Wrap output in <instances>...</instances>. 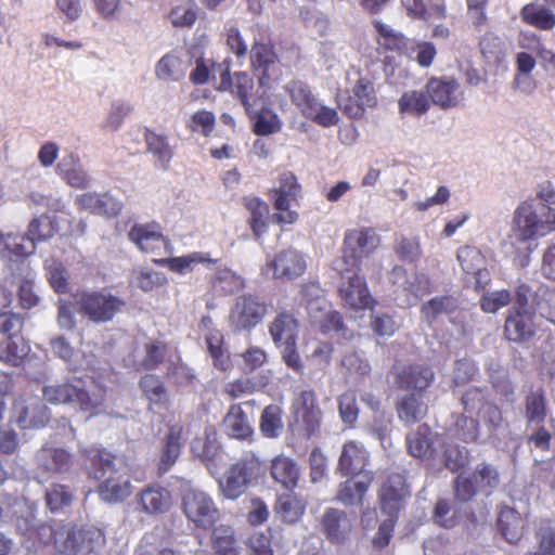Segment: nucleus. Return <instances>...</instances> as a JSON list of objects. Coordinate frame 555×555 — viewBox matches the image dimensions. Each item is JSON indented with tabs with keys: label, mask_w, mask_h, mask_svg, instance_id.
Instances as JSON below:
<instances>
[{
	"label": "nucleus",
	"mask_w": 555,
	"mask_h": 555,
	"mask_svg": "<svg viewBox=\"0 0 555 555\" xmlns=\"http://www.w3.org/2000/svg\"><path fill=\"white\" fill-rule=\"evenodd\" d=\"M16 529L23 546L33 552L51 548L55 553L76 555L85 540L81 529L63 524H37L34 519L18 518Z\"/></svg>",
	"instance_id": "nucleus-1"
},
{
	"label": "nucleus",
	"mask_w": 555,
	"mask_h": 555,
	"mask_svg": "<svg viewBox=\"0 0 555 555\" xmlns=\"http://www.w3.org/2000/svg\"><path fill=\"white\" fill-rule=\"evenodd\" d=\"M83 465L88 476L99 482L96 492L103 501L118 503L131 494V482L116 453H87Z\"/></svg>",
	"instance_id": "nucleus-2"
},
{
	"label": "nucleus",
	"mask_w": 555,
	"mask_h": 555,
	"mask_svg": "<svg viewBox=\"0 0 555 555\" xmlns=\"http://www.w3.org/2000/svg\"><path fill=\"white\" fill-rule=\"evenodd\" d=\"M513 230L524 243L555 232V209L546 204L534 207L528 201L521 202L514 211Z\"/></svg>",
	"instance_id": "nucleus-3"
},
{
	"label": "nucleus",
	"mask_w": 555,
	"mask_h": 555,
	"mask_svg": "<svg viewBox=\"0 0 555 555\" xmlns=\"http://www.w3.org/2000/svg\"><path fill=\"white\" fill-rule=\"evenodd\" d=\"M301 193V185L294 172L285 170L276 180V185L269 190L268 196L272 201L273 221L278 224H293L298 219V214L291 207L298 201Z\"/></svg>",
	"instance_id": "nucleus-4"
},
{
	"label": "nucleus",
	"mask_w": 555,
	"mask_h": 555,
	"mask_svg": "<svg viewBox=\"0 0 555 555\" xmlns=\"http://www.w3.org/2000/svg\"><path fill=\"white\" fill-rule=\"evenodd\" d=\"M78 312L94 323H106L122 310L125 301L107 292L91 291L76 295Z\"/></svg>",
	"instance_id": "nucleus-5"
},
{
	"label": "nucleus",
	"mask_w": 555,
	"mask_h": 555,
	"mask_svg": "<svg viewBox=\"0 0 555 555\" xmlns=\"http://www.w3.org/2000/svg\"><path fill=\"white\" fill-rule=\"evenodd\" d=\"M337 104L343 114L350 119L364 117L367 109H374L378 105L374 79L359 72V78L346 94L337 100Z\"/></svg>",
	"instance_id": "nucleus-6"
},
{
	"label": "nucleus",
	"mask_w": 555,
	"mask_h": 555,
	"mask_svg": "<svg viewBox=\"0 0 555 555\" xmlns=\"http://www.w3.org/2000/svg\"><path fill=\"white\" fill-rule=\"evenodd\" d=\"M294 423L291 430L304 439H310L320 430L322 412L313 390H302L292 403Z\"/></svg>",
	"instance_id": "nucleus-7"
},
{
	"label": "nucleus",
	"mask_w": 555,
	"mask_h": 555,
	"mask_svg": "<svg viewBox=\"0 0 555 555\" xmlns=\"http://www.w3.org/2000/svg\"><path fill=\"white\" fill-rule=\"evenodd\" d=\"M379 244L380 236L373 228L363 227L346 231L340 266L360 269L362 259L373 254Z\"/></svg>",
	"instance_id": "nucleus-8"
},
{
	"label": "nucleus",
	"mask_w": 555,
	"mask_h": 555,
	"mask_svg": "<svg viewBox=\"0 0 555 555\" xmlns=\"http://www.w3.org/2000/svg\"><path fill=\"white\" fill-rule=\"evenodd\" d=\"M268 313L267 302L258 295L243 294L235 298L229 313V325L234 332L251 331Z\"/></svg>",
	"instance_id": "nucleus-9"
},
{
	"label": "nucleus",
	"mask_w": 555,
	"mask_h": 555,
	"mask_svg": "<svg viewBox=\"0 0 555 555\" xmlns=\"http://www.w3.org/2000/svg\"><path fill=\"white\" fill-rule=\"evenodd\" d=\"M341 282L338 287L339 297L344 305L353 310L372 308L375 304L371 296L365 279L360 275V269L337 266Z\"/></svg>",
	"instance_id": "nucleus-10"
},
{
	"label": "nucleus",
	"mask_w": 555,
	"mask_h": 555,
	"mask_svg": "<svg viewBox=\"0 0 555 555\" xmlns=\"http://www.w3.org/2000/svg\"><path fill=\"white\" fill-rule=\"evenodd\" d=\"M182 509L189 521L204 530L212 528L219 519V509L214 500L199 490L191 489L184 493Z\"/></svg>",
	"instance_id": "nucleus-11"
},
{
	"label": "nucleus",
	"mask_w": 555,
	"mask_h": 555,
	"mask_svg": "<svg viewBox=\"0 0 555 555\" xmlns=\"http://www.w3.org/2000/svg\"><path fill=\"white\" fill-rule=\"evenodd\" d=\"M430 103L441 109L457 107L464 100V91L454 76H431L425 83Z\"/></svg>",
	"instance_id": "nucleus-12"
},
{
	"label": "nucleus",
	"mask_w": 555,
	"mask_h": 555,
	"mask_svg": "<svg viewBox=\"0 0 555 555\" xmlns=\"http://www.w3.org/2000/svg\"><path fill=\"white\" fill-rule=\"evenodd\" d=\"M391 374L396 386L401 390H411L422 395L434 383L435 373L427 364H395Z\"/></svg>",
	"instance_id": "nucleus-13"
},
{
	"label": "nucleus",
	"mask_w": 555,
	"mask_h": 555,
	"mask_svg": "<svg viewBox=\"0 0 555 555\" xmlns=\"http://www.w3.org/2000/svg\"><path fill=\"white\" fill-rule=\"evenodd\" d=\"M534 310H508L503 335L509 343L522 345L531 341L537 335Z\"/></svg>",
	"instance_id": "nucleus-14"
},
{
	"label": "nucleus",
	"mask_w": 555,
	"mask_h": 555,
	"mask_svg": "<svg viewBox=\"0 0 555 555\" xmlns=\"http://www.w3.org/2000/svg\"><path fill=\"white\" fill-rule=\"evenodd\" d=\"M250 68L258 78L260 87L270 85L271 72L278 66L279 56L270 39H254L249 51Z\"/></svg>",
	"instance_id": "nucleus-15"
},
{
	"label": "nucleus",
	"mask_w": 555,
	"mask_h": 555,
	"mask_svg": "<svg viewBox=\"0 0 555 555\" xmlns=\"http://www.w3.org/2000/svg\"><path fill=\"white\" fill-rule=\"evenodd\" d=\"M410 494L404 475L390 473L378 491L380 509L386 515L398 516L404 499Z\"/></svg>",
	"instance_id": "nucleus-16"
},
{
	"label": "nucleus",
	"mask_w": 555,
	"mask_h": 555,
	"mask_svg": "<svg viewBox=\"0 0 555 555\" xmlns=\"http://www.w3.org/2000/svg\"><path fill=\"white\" fill-rule=\"evenodd\" d=\"M220 90H229L234 94L244 106L247 115L254 112L257 106V98L254 94V79L246 72H236L233 79L230 75L229 65L224 67L220 75Z\"/></svg>",
	"instance_id": "nucleus-17"
},
{
	"label": "nucleus",
	"mask_w": 555,
	"mask_h": 555,
	"mask_svg": "<svg viewBox=\"0 0 555 555\" xmlns=\"http://www.w3.org/2000/svg\"><path fill=\"white\" fill-rule=\"evenodd\" d=\"M266 268L272 271L274 279L292 281L305 273L307 262L301 253L288 248L278 253L273 259L267 262Z\"/></svg>",
	"instance_id": "nucleus-18"
},
{
	"label": "nucleus",
	"mask_w": 555,
	"mask_h": 555,
	"mask_svg": "<svg viewBox=\"0 0 555 555\" xmlns=\"http://www.w3.org/2000/svg\"><path fill=\"white\" fill-rule=\"evenodd\" d=\"M75 204L79 210L108 218L117 217L122 209L121 202L107 193L86 192L76 197Z\"/></svg>",
	"instance_id": "nucleus-19"
},
{
	"label": "nucleus",
	"mask_w": 555,
	"mask_h": 555,
	"mask_svg": "<svg viewBox=\"0 0 555 555\" xmlns=\"http://www.w3.org/2000/svg\"><path fill=\"white\" fill-rule=\"evenodd\" d=\"M256 463L244 461L233 464L227 472L225 481L221 483L224 495L228 499H236L242 495L255 474Z\"/></svg>",
	"instance_id": "nucleus-20"
},
{
	"label": "nucleus",
	"mask_w": 555,
	"mask_h": 555,
	"mask_svg": "<svg viewBox=\"0 0 555 555\" xmlns=\"http://www.w3.org/2000/svg\"><path fill=\"white\" fill-rule=\"evenodd\" d=\"M143 138L146 152L153 156L155 167L164 171L169 170L175 156V149L170 145L169 138L149 127L144 128Z\"/></svg>",
	"instance_id": "nucleus-21"
},
{
	"label": "nucleus",
	"mask_w": 555,
	"mask_h": 555,
	"mask_svg": "<svg viewBox=\"0 0 555 555\" xmlns=\"http://www.w3.org/2000/svg\"><path fill=\"white\" fill-rule=\"evenodd\" d=\"M137 501L142 511L150 515L164 514L168 512L172 505L170 491L158 483H152L142 489L137 494Z\"/></svg>",
	"instance_id": "nucleus-22"
},
{
	"label": "nucleus",
	"mask_w": 555,
	"mask_h": 555,
	"mask_svg": "<svg viewBox=\"0 0 555 555\" xmlns=\"http://www.w3.org/2000/svg\"><path fill=\"white\" fill-rule=\"evenodd\" d=\"M400 3L406 16L414 21H443L448 17V9L444 0L436 2L429 0H400Z\"/></svg>",
	"instance_id": "nucleus-23"
},
{
	"label": "nucleus",
	"mask_w": 555,
	"mask_h": 555,
	"mask_svg": "<svg viewBox=\"0 0 555 555\" xmlns=\"http://www.w3.org/2000/svg\"><path fill=\"white\" fill-rule=\"evenodd\" d=\"M321 527L331 543L340 544L348 538L352 525L344 511L331 507L323 514Z\"/></svg>",
	"instance_id": "nucleus-24"
},
{
	"label": "nucleus",
	"mask_w": 555,
	"mask_h": 555,
	"mask_svg": "<svg viewBox=\"0 0 555 555\" xmlns=\"http://www.w3.org/2000/svg\"><path fill=\"white\" fill-rule=\"evenodd\" d=\"M298 330L299 322L289 311L279 312L269 325V333L278 347L297 341Z\"/></svg>",
	"instance_id": "nucleus-25"
},
{
	"label": "nucleus",
	"mask_w": 555,
	"mask_h": 555,
	"mask_svg": "<svg viewBox=\"0 0 555 555\" xmlns=\"http://www.w3.org/2000/svg\"><path fill=\"white\" fill-rule=\"evenodd\" d=\"M129 238L139 249L144 253H151L159 248L165 243V236L162 227L157 222L145 224L135 223L129 231Z\"/></svg>",
	"instance_id": "nucleus-26"
},
{
	"label": "nucleus",
	"mask_w": 555,
	"mask_h": 555,
	"mask_svg": "<svg viewBox=\"0 0 555 555\" xmlns=\"http://www.w3.org/2000/svg\"><path fill=\"white\" fill-rule=\"evenodd\" d=\"M498 529L501 535L511 544H518L522 539L525 530V520L514 508L504 506L500 509Z\"/></svg>",
	"instance_id": "nucleus-27"
},
{
	"label": "nucleus",
	"mask_w": 555,
	"mask_h": 555,
	"mask_svg": "<svg viewBox=\"0 0 555 555\" xmlns=\"http://www.w3.org/2000/svg\"><path fill=\"white\" fill-rule=\"evenodd\" d=\"M395 408L399 420L406 425L422 421L428 413V406L417 392L402 396L398 399Z\"/></svg>",
	"instance_id": "nucleus-28"
},
{
	"label": "nucleus",
	"mask_w": 555,
	"mask_h": 555,
	"mask_svg": "<svg viewBox=\"0 0 555 555\" xmlns=\"http://www.w3.org/2000/svg\"><path fill=\"white\" fill-rule=\"evenodd\" d=\"M217 261L218 260L212 259L208 253L193 251L184 256L165 258L157 262L171 272L184 275L193 272L198 264L209 267Z\"/></svg>",
	"instance_id": "nucleus-29"
},
{
	"label": "nucleus",
	"mask_w": 555,
	"mask_h": 555,
	"mask_svg": "<svg viewBox=\"0 0 555 555\" xmlns=\"http://www.w3.org/2000/svg\"><path fill=\"white\" fill-rule=\"evenodd\" d=\"M373 26L376 30V43L385 52H396L403 54L406 52L409 46V39L404 34L392 29L389 25L383 23L379 20L373 21Z\"/></svg>",
	"instance_id": "nucleus-30"
},
{
	"label": "nucleus",
	"mask_w": 555,
	"mask_h": 555,
	"mask_svg": "<svg viewBox=\"0 0 555 555\" xmlns=\"http://www.w3.org/2000/svg\"><path fill=\"white\" fill-rule=\"evenodd\" d=\"M521 22L539 30H552L555 27V13L551 8L530 2L525 4L519 12Z\"/></svg>",
	"instance_id": "nucleus-31"
},
{
	"label": "nucleus",
	"mask_w": 555,
	"mask_h": 555,
	"mask_svg": "<svg viewBox=\"0 0 555 555\" xmlns=\"http://www.w3.org/2000/svg\"><path fill=\"white\" fill-rule=\"evenodd\" d=\"M243 205L249 212L248 224L255 237H261L269 228V205L259 197H244Z\"/></svg>",
	"instance_id": "nucleus-32"
},
{
	"label": "nucleus",
	"mask_w": 555,
	"mask_h": 555,
	"mask_svg": "<svg viewBox=\"0 0 555 555\" xmlns=\"http://www.w3.org/2000/svg\"><path fill=\"white\" fill-rule=\"evenodd\" d=\"M431 103L428 94L422 90H409L402 93L398 100L399 114L420 118L430 109Z\"/></svg>",
	"instance_id": "nucleus-33"
},
{
	"label": "nucleus",
	"mask_w": 555,
	"mask_h": 555,
	"mask_svg": "<svg viewBox=\"0 0 555 555\" xmlns=\"http://www.w3.org/2000/svg\"><path fill=\"white\" fill-rule=\"evenodd\" d=\"M457 260L464 272L477 276L475 283L476 291H483L485 285L481 284L480 279L482 275H488L485 269V257L481 251L473 246H464L457 250Z\"/></svg>",
	"instance_id": "nucleus-34"
},
{
	"label": "nucleus",
	"mask_w": 555,
	"mask_h": 555,
	"mask_svg": "<svg viewBox=\"0 0 555 555\" xmlns=\"http://www.w3.org/2000/svg\"><path fill=\"white\" fill-rule=\"evenodd\" d=\"M307 502L295 493L279 495L275 513L286 524H295L301 519L306 512Z\"/></svg>",
	"instance_id": "nucleus-35"
},
{
	"label": "nucleus",
	"mask_w": 555,
	"mask_h": 555,
	"mask_svg": "<svg viewBox=\"0 0 555 555\" xmlns=\"http://www.w3.org/2000/svg\"><path fill=\"white\" fill-rule=\"evenodd\" d=\"M285 89L292 103L305 117L314 112V107L319 101L306 82L292 80L287 83Z\"/></svg>",
	"instance_id": "nucleus-36"
},
{
	"label": "nucleus",
	"mask_w": 555,
	"mask_h": 555,
	"mask_svg": "<svg viewBox=\"0 0 555 555\" xmlns=\"http://www.w3.org/2000/svg\"><path fill=\"white\" fill-rule=\"evenodd\" d=\"M372 481L373 476L367 477L365 481L348 479L339 485L335 500L345 506L362 505Z\"/></svg>",
	"instance_id": "nucleus-37"
},
{
	"label": "nucleus",
	"mask_w": 555,
	"mask_h": 555,
	"mask_svg": "<svg viewBox=\"0 0 555 555\" xmlns=\"http://www.w3.org/2000/svg\"><path fill=\"white\" fill-rule=\"evenodd\" d=\"M271 476L285 489L292 490L297 487L299 468L295 462L283 454H279L272 460Z\"/></svg>",
	"instance_id": "nucleus-38"
},
{
	"label": "nucleus",
	"mask_w": 555,
	"mask_h": 555,
	"mask_svg": "<svg viewBox=\"0 0 555 555\" xmlns=\"http://www.w3.org/2000/svg\"><path fill=\"white\" fill-rule=\"evenodd\" d=\"M206 344L214 366L220 371H228L232 367V361L229 350L224 346V338L220 331H211L206 336Z\"/></svg>",
	"instance_id": "nucleus-39"
},
{
	"label": "nucleus",
	"mask_w": 555,
	"mask_h": 555,
	"mask_svg": "<svg viewBox=\"0 0 555 555\" xmlns=\"http://www.w3.org/2000/svg\"><path fill=\"white\" fill-rule=\"evenodd\" d=\"M106 400V388L96 386L93 390H87L76 386V393H74V402L79 405L83 412H89L91 415L99 413L100 409L104 405Z\"/></svg>",
	"instance_id": "nucleus-40"
},
{
	"label": "nucleus",
	"mask_w": 555,
	"mask_h": 555,
	"mask_svg": "<svg viewBox=\"0 0 555 555\" xmlns=\"http://www.w3.org/2000/svg\"><path fill=\"white\" fill-rule=\"evenodd\" d=\"M29 350V345L24 337L7 338L0 344V360L5 364L18 366Z\"/></svg>",
	"instance_id": "nucleus-41"
},
{
	"label": "nucleus",
	"mask_w": 555,
	"mask_h": 555,
	"mask_svg": "<svg viewBox=\"0 0 555 555\" xmlns=\"http://www.w3.org/2000/svg\"><path fill=\"white\" fill-rule=\"evenodd\" d=\"M229 428V434L233 438L246 440L253 436V428L248 423L247 415L241 408V404H232L224 418Z\"/></svg>",
	"instance_id": "nucleus-42"
},
{
	"label": "nucleus",
	"mask_w": 555,
	"mask_h": 555,
	"mask_svg": "<svg viewBox=\"0 0 555 555\" xmlns=\"http://www.w3.org/2000/svg\"><path fill=\"white\" fill-rule=\"evenodd\" d=\"M144 356L139 362V370H157L166 360L168 344L160 339H152L144 344Z\"/></svg>",
	"instance_id": "nucleus-43"
},
{
	"label": "nucleus",
	"mask_w": 555,
	"mask_h": 555,
	"mask_svg": "<svg viewBox=\"0 0 555 555\" xmlns=\"http://www.w3.org/2000/svg\"><path fill=\"white\" fill-rule=\"evenodd\" d=\"M139 387L151 404L168 403V391L158 375L145 374L139 380Z\"/></svg>",
	"instance_id": "nucleus-44"
},
{
	"label": "nucleus",
	"mask_w": 555,
	"mask_h": 555,
	"mask_svg": "<svg viewBox=\"0 0 555 555\" xmlns=\"http://www.w3.org/2000/svg\"><path fill=\"white\" fill-rule=\"evenodd\" d=\"M546 415L547 405L544 390L530 391L525 398V418L527 422L542 425Z\"/></svg>",
	"instance_id": "nucleus-45"
},
{
	"label": "nucleus",
	"mask_w": 555,
	"mask_h": 555,
	"mask_svg": "<svg viewBox=\"0 0 555 555\" xmlns=\"http://www.w3.org/2000/svg\"><path fill=\"white\" fill-rule=\"evenodd\" d=\"M210 540L214 555H240L235 532L231 527L220 526L215 528Z\"/></svg>",
	"instance_id": "nucleus-46"
},
{
	"label": "nucleus",
	"mask_w": 555,
	"mask_h": 555,
	"mask_svg": "<svg viewBox=\"0 0 555 555\" xmlns=\"http://www.w3.org/2000/svg\"><path fill=\"white\" fill-rule=\"evenodd\" d=\"M389 281L392 285L402 286L403 291L418 296L423 289L429 292V279L425 275H416L415 282L408 280V272L401 266H395L389 272Z\"/></svg>",
	"instance_id": "nucleus-47"
},
{
	"label": "nucleus",
	"mask_w": 555,
	"mask_h": 555,
	"mask_svg": "<svg viewBox=\"0 0 555 555\" xmlns=\"http://www.w3.org/2000/svg\"><path fill=\"white\" fill-rule=\"evenodd\" d=\"M283 411L278 404L266 406L260 416L259 428L266 438L279 437L283 429Z\"/></svg>",
	"instance_id": "nucleus-48"
},
{
	"label": "nucleus",
	"mask_w": 555,
	"mask_h": 555,
	"mask_svg": "<svg viewBox=\"0 0 555 555\" xmlns=\"http://www.w3.org/2000/svg\"><path fill=\"white\" fill-rule=\"evenodd\" d=\"M437 434L427 424H421L406 435L408 451H434Z\"/></svg>",
	"instance_id": "nucleus-49"
},
{
	"label": "nucleus",
	"mask_w": 555,
	"mask_h": 555,
	"mask_svg": "<svg viewBox=\"0 0 555 555\" xmlns=\"http://www.w3.org/2000/svg\"><path fill=\"white\" fill-rule=\"evenodd\" d=\"M479 49L489 63H501L505 57V47L502 39L494 33H486L479 40Z\"/></svg>",
	"instance_id": "nucleus-50"
},
{
	"label": "nucleus",
	"mask_w": 555,
	"mask_h": 555,
	"mask_svg": "<svg viewBox=\"0 0 555 555\" xmlns=\"http://www.w3.org/2000/svg\"><path fill=\"white\" fill-rule=\"evenodd\" d=\"M253 120V132L257 135H270L281 130L282 124L279 116L271 111L248 115Z\"/></svg>",
	"instance_id": "nucleus-51"
},
{
	"label": "nucleus",
	"mask_w": 555,
	"mask_h": 555,
	"mask_svg": "<svg viewBox=\"0 0 555 555\" xmlns=\"http://www.w3.org/2000/svg\"><path fill=\"white\" fill-rule=\"evenodd\" d=\"M456 309V300L449 295L437 296L425 302L421 312L429 322L436 320L440 314L451 313Z\"/></svg>",
	"instance_id": "nucleus-52"
},
{
	"label": "nucleus",
	"mask_w": 555,
	"mask_h": 555,
	"mask_svg": "<svg viewBox=\"0 0 555 555\" xmlns=\"http://www.w3.org/2000/svg\"><path fill=\"white\" fill-rule=\"evenodd\" d=\"M48 409L42 404L24 406L17 417V423L23 428H40L49 423Z\"/></svg>",
	"instance_id": "nucleus-53"
},
{
	"label": "nucleus",
	"mask_w": 555,
	"mask_h": 555,
	"mask_svg": "<svg viewBox=\"0 0 555 555\" xmlns=\"http://www.w3.org/2000/svg\"><path fill=\"white\" fill-rule=\"evenodd\" d=\"M211 285L220 289L223 294H233L245 287V281L242 276L229 269L219 270L211 278Z\"/></svg>",
	"instance_id": "nucleus-54"
},
{
	"label": "nucleus",
	"mask_w": 555,
	"mask_h": 555,
	"mask_svg": "<svg viewBox=\"0 0 555 555\" xmlns=\"http://www.w3.org/2000/svg\"><path fill=\"white\" fill-rule=\"evenodd\" d=\"M3 253H8L10 257L24 258L35 250V243L26 234H8L5 235Z\"/></svg>",
	"instance_id": "nucleus-55"
},
{
	"label": "nucleus",
	"mask_w": 555,
	"mask_h": 555,
	"mask_svg": "<svg viewBox=\"0 0 555 555\" xmlns=\"http://www.w3.org/2000/svg\"><path fill=\"white\" fill-rule=\"evenodd\" d=\"M74 393H76V386L69 382L48 385L42 388L44 400L52 404L72 403Z\"/></svg>",
	"instance_id": "nucleus-56"
},
{
	"label": "nucleus",
	"mask_w": 555,
	"mask_h": 555,
	"mask_svg": "<svg viewBox=\"0 0 555 555\" xmlns=\"http://www.w3.org/2000/svg\"><path fill=\"white\" fill-rule=\"evenodd\" d=\"M168 17L177 28L191 27L197 20V13L189 0H181L172 7Z\"/></svg>",
	"instance_id": "nucleus-57"
},
{
	"label": "nucleus",
	"mask_w": 555,
	"mask_h": 555,
	"mask_svg": "<svg viewBox=\"0 0 555 555\" xmlns=\"http://www.w3.org/2000/svg\"><path fill=\"white\" fill-rule=\"evenodd\" d=\"M180 57L172 53L165 54L156 64V75L159 79L178 80L184 74Z\"/></svg>",
	"instance_id": "nucleus-58"
},
{
	"label": "nucleus",
	"mask_w": 555,
	"mask_h": 555,
	"mask_svg": "<svg viewBox=\"0 0 555 555\" xmlns=\"http://www.w3.org/2000/svg\"><path fill=\"white\" fill-rule=\"evenodd\" d=\"M73 501V493L63 485H52L46 491L47 506L52 512H57L70 505Z\"/></svg>",
	"instance_id": "nucleus-59"
},
{
	"label": "nucleus",
	"mask_w": 555,
	"mask_h": 555,
	"mask_svg": "<svg viewBox=\"0 0 555 555\" xmlns=\"http://www.w3.org/2000/svg\"><path fill=\"white\" fill-rule=\"evenodd\" d=\"M538 550L529 555H555V527L551 521L542 524L535 532Z\"/></svg>",
	"instance_id": "nucleus-60"
},
{
	"label": "nucleus",
	"mask_w": 555,
	"mask_h": 555,
	"mask_svg": "<svg viewBox=\"0 0 555 555\" xmlns=\"http://www.w3.org/2000/svg\"><path fill=\"white\" fill-rule=\"evenodd\" d=\"M433 520L438 526L447 529L456 526L459 517L449 500L440 499L437 501L433 513Z\"/></svg>",
	"instance_id": "nucleus-61"
},
{
	"label": "nucleus",
	"mask_w": 555,
	"mask_h": 555,
	"mask_svg": "<svg viewBox=\"0 0 555 555\" xmlns=\"http://www.w3.org/2000/svg\"><path fill=\"white\" fill-rule=\"evenodd\" d=\"M473 478L478 485L479 490H487V494L496 488L500 483V473L490 464H482L473 474Z\"/></svg>",
	"instance_id": "nucleus-62"
},
{
	"label": "nucleus",
	"mask_w": 555,
	"mask_h": 555,
	"mask_svg": "<svg viewBox=\"0 0 555 555\" xmlns=\"http://www.w3.org/2000/svg\"><path fill=\"white\" fill-rule=\"evenodd\" d=\"M24 324L25 318L20 313L11 311L0 313V333L7 338L23 337Z\"/></svg>",
	"instance_id": "nucleus-63"
},
{
	"label": "nucleus",
	"mask_w": 555,
	"mask_h": 555,
	"mask_svg": "<svg viewBox=\"0 0 555 555\" xmlns=\"http://www.w3.org/2000/svg\"><path fill=\"white\" fill-rule=\"evenodd\" d=\"M512 301V294L507 289L486 293L480 298V308L486 313H495Z\"/></svg>",
	"instance_id": "nucleus-64"
}]
</instances>
